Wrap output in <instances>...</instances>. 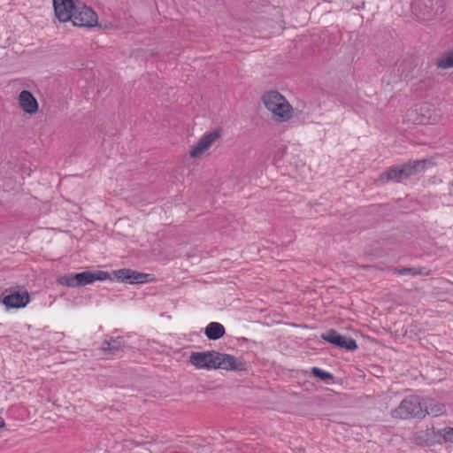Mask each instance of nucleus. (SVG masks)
Masks as SVG:
<instances>
[{"label":"nucleus","instance_id":"nucleus-14","mask_svg":"<svg viewBox=\"0 0 453 453\" xmlns=\"http://www.w3.org/2000/svg\"><path fill=\"white\" fill-rule=\"evenodd\" d=\"M426 416L439 417L446 413V406L432 398H424V409Z\"/></svg>","mask_w":453,"mask_h":453},{"label":"nucleus","instance_id":"nucleus-8","mask_svg":"<svg viewBox=\"0 0 453 453\" xmlns=\"http://www.w3.org/2000/svg\"><path fill=\"white\" fill-rule=\"evenodd\" d=\"M321 338L347 350H355L357 349V342L353 338L342 336L334 329H329L326 333L322 334Z\"/></svg>","mask_w":453,"mask_h":453},{"label":"nucleus","instance_id":"nucleus-5","mask_svg":"<svg viewBox=\"0 0 453 453\" xmlns=\"http://www.w3.org/2000/svg\"><path fill=\"white\" fill-rule=\"evenodd\" d=\"M444 12L443 0H415L413 12L421 20L428 21Z\"/></svg>","mask_w":453,"mask_h":453},{"label":"nucleus","instance_id":"nucleus-15","mask_svg":"<svg viewBox=\"0 0 453 453\" xmlns=\"http://www.w3.org/2000/svg\"><path fill=\"white\" fill-rule=\"evenodd\" d=\"M403 179L404 177L400 165H395L388 168V170L382 173L379 178L382 183H387L389 181L400 182Z\"/></svg>","mask_w":453,"mask_h":453},{"label":"nucleus","instance_id":"nucleus-7","mask_svg":"<svg viewBox=\"0 0 453 453\" xmlns=\"http://www.w3.org/2000/svg\"><path fill=\"white\" fill-rule=\"evenodd\" d=\"M216 360V369L242 372L247 368L244 361L233 355L218 352Z\"/></svg>","mask_w":453,"mask_h":453},{"label":"nucleus","instance_id":"nucleus-19","mask_svg":"<svg viewBox=\"0 0 453 453\" xmlns=\"http://www.w3.org/2000/svg\"><path fill=\"white\" fill-rule=\"evenodd\" d=\"M434 429H426L418 431L414 435V441L417 444H430L434 441Z\"/></svg>","mask_w":453,"mask_h":453},{"label":"nucleus","instance_id":"nucleus-2","mask_svg":"<svg viewBox=\"0 0 453 453\" xmlns=\"http://www.w3.org/2000/svg\"><path fill=\"white\" fill-rule=\"evenodd\" d=\"M424 398L419 395L406 396L400 404L391 411V416L395 418H424Z\"/></svg>","mask_w":453,"mask_h":453},{"label":"nucleus","instance_id":"nucleus-12","mask_svg":"<svg viewBox=\"0 0 453 453\" xmlns=\"http://www.w3.org/2000/svg\"><path fill=\"white\" fill-rule=\"evenodd\" d=\"M429 165L427 159L413 160L403 164L401 169L404 179H408L426 169Z\"/></svg>","mask_w":453,"mask_h":453},{"label":"nucleus","instance_id":"nucleus-3","mask_svg":"<svg viewBox=\"0 0 453 453\" xmlns=\"http://www.w3.org/2000/svg\"><path fill=\"white\" fill-rule=\"evenodd\" d=\"M262 101L265 107L280 121H286L291 118L293 108L278 91L265 93L262 96Z\"/></svg>","mask_w":453,"mask_h":453},{"label":"nucleus","instance_id":"nucleus-4","mask_svg":"<svg viewBox=\"0 0 453 453\" xmlns=\"http://www.w3.org/2000/svg\"><path fill=\"white\" fill-rule=\"evenodd\" d=\"M110 273L104 271H84L82 273L64 275L58 280V283L62 286L77 288L93 283L96 280H110Z\"/></svg>","mask_w":453,"mask_h":453},{"label":"nucleus","instance_id":"nucleus-21","mask_svg":"<svg viewBox=\"0 0 453 453\" xmlns=\"http://www.w3.org/2000/svg\"><path fill=\"white\" fill-rule=\"evenodd\" d=\"M311 372L314 376H316L317 378H319L322 380H332L334 378L333 374H331L330 372H327L319 367H313L311 369Z\"/></svg>","mask_w":453,"mask_h":453},{"label":"nucleus","instance_id":"nucleus-13","mask_svg":"<svg viewBox=\"0 0 453 453\" xmlns=\"http://www.w3.org/2000/svg\"><path fill=\"white\" fill-rule=\"evenodd\" d=\"M19 104L22 110L28 113H35L38 110V103L33 94L28 90H22L19 96Z\"/></svg>","mask_w":453,"mask_h":453},{"label":"nucleus","instance_id":"nucleus-6","mask_svg":"<svg viewBox=\"0 0 453 453\" xmlns=\"http://www.w3.org/2000/svg\"><path fill=\"white\" fill-rule=\"evenodd\" d=\"M218 352L214 350L192 352L190 363L198 369H216Z\"/></svg>","mask_w":453,"mask_h":453},{"label":"nucleus","instance_id":"nucleus-17","mask_svg":"<svg viewBox=\"0 0 453 453\" xmlns=\"http://www.w3.org/2000/svg\"><path fill=\"white\" fill-rule=\"evenodd\" d=\"M393 273L398 275H425L428 276L431 274V270L426 267H403V268H394Z\"/></svg>","mask_w":453,"mask_h":453},{"label":"nucleus","instance_id":"nucleus-22","mask_svg":"<svg viewBox=\"0 0 453 453\" xmlns=\"http://www.w3.org/2000/svg\"><path fill=\"white\" fill-rule=\"evenodd\" d=\"M445 442H453V427H446L439 431Z\"/></svg>","mask_w":453,"mask_h":453},{"label":"nucleus","instance_id":"nucleus-1","mask_svg":"<svg viewBox=\"0 0 453 453\" xmlns=\"http://www.w3.org/2000/svg\"><path fill=\"white\" fill-rule=\"evenodd\" d=\"M55 15L61 22L71 20L74 26L94 27L97 25V14L90 7L73 0H53Z\"/></svg>","mask_w":453,"mask_h":453},{"label":"nucleus","instance_id":"nucleus-11","mask_svg":"<svg viewBox=\"0 0 453 453\" xmlns=\"http://www.w3.org/2000/svg\"><path fill=\"white\" fill-rule=\"evenodd\" d=\"M2 302L8 308H22L29 302V295L27 291H14L4 296Z\"/></svg>","mask_w":453,"mask_h":453},{"label":"nucleus","instance_id":"nucleus-20","mask_svg":"<svg viewBox=\"0 0 453 453\" xmlns=\"http://www.w3.org/2000/svg\"><path fill=\"white\" fill-rule=\"evenodd\" d=\"M437 67L447 69L453 67V50L444 54L436 63Z\"/></svg>","mask_w":453,"mask_h":453},{"label":"nucleus","instance_id":"nucleus-10","mask_svg":"<svg viewBox=\"0 0 453 453\" xmlns=\"http://www.w3.org/2000/svg\"><path fill=\"white\" fill-rule=\"evenodd\" d=\"M220 136L219 130L204 134L190 150L189 155L191 157H197L206 151L211 144L216 142Z\"/></svg>","mask_w":453,"mask_h":453},{"label":"nucleus","instance_id":"nucleus-23","mask_svg":"<svg viewBox=\"0 0 453 453\" xmlns=\"http://www.w3.org/2000/svg\"><path fill=\"white\" fill-rule=\"evenodd\" d=\"M4 426V419L0 417V427H3Z\"/></svg>","mask_w":453,"mask_h":453},{"label":"nucleus","instance_id":"nucleus-18","mask_svg":"<svg viewBox=\"0 0 453 453\" xmlns=\"http://www.w3.org/2000/svg\"><path fill=\"white\" fill-rule=\"evenodd\" d=\"M122 348V340L120 338H111L102 343L101 349L104 352H109L110 355H116Z\"/></svg>","mask_w":453,"mask_h":453},{"label":"nucleus","instance_id":"nucleus-9","mask_svg":"<svg viewBox=\"0 0 453 453\" xmlns=\"http://www.w3.org/2000/svg\"><path fill=\"white\" fill-rule=\"evenodd\" d=\"M115 278L129 284L145 283L150 281V274L140 273L131 269H119L113 272Z\"/></svg>","mask_w":453,"mask_h":453},{"label":"nucleus","instance_id":"nucleus-16","mask_svg":"<svg viewBox=\"0 0 453 453\" xmlns=\"http://www.w3.org/2000/svg\"><path fill=\"white\" fill-rule=\"evenodd\" d=\"M226 333L225 327L219 322H211L207 325L204 334L209 340H219Z\"/></svg>","mask_w":453,"mask_h":453}]
</instances>
